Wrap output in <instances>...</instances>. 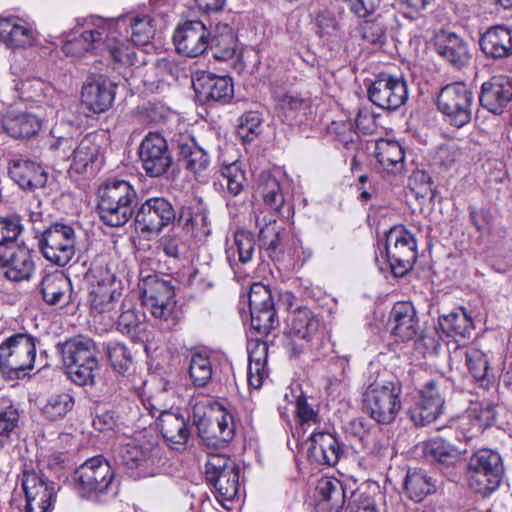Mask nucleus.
<instances>
[{
  "label": "nucleus",
  "instance_id": "nucleus-21",
  "mask_svg": "<svg viewBox=\"0 0 512 512\" xmlns=\"http://www.w3.org/2000/svg\"><path fill=\"white\" fill-rule=\"evenodd\" d=\"M307 445L308 457L320 465L334 466L344 453L339 439L329 432L312 433L307 440Z\"/></svg>",
  "mask_w": 512,
  "mask_h": 512
},
{
  "label": "nucleus",
  "instance_id": "nucleus-64",
  "mask_svg": "<svg viewBox=\"0 0 512 512\" xmlns=\"http://www.w3.org/2000/svg\"><path fill=\"white\" fill-rule=\"evenodd\" d=\"M19 410L11 404L9 400L3 399L0 406V435L9 436V434L18 426Z\"/></svg>",
  "mask_w": 512,
  "mask_h": 512
},
{
  "label": "nucleus",
  "instance_id": "nucleus-20",
  "mask_svg": "<svg viewBox=\"0 0 512 512\" xmlns=\"http://www.w3.org/2000/svg\"><path fill=\"white\" fill-rule=\"evenodd\" d=\"M209 33L199 20L187 21L176 29L173 40L179 53L188 57H197L209 46Z\"/></svg>",
  "mask_w": 512,
  "mask_h": 512
},
{
  "label": "nucleus",
  "instance_id": "nucleus-38",
  "mask_svg": "<svg viewBox=\"0 0 512 512\" xmlns=\"http://www.w3.org/2000/svg\"><path fill=\"white\" fill-rule=\"evenodd\" d=\"M286 234L285 228L278 225L275 219H269L260 228V248H263L273 261H279L283 257Z\"/></svg>",
  "mask_w": 512,
  "mask_h": 512
},
{
  "label": "nucleus",
  "instance_id": "nucleus-22",
  "mask_svg": "<svg viewBox=\"0 0 512 512\" xmlns=\"http://www.w3.org/2000/svg\"><path fill=\"white\" fill-rule=\"evenodd\" d=\"M197 96L204 101L227 103L234 94L233 81L228 76H218L211 72H202L193 80Z\"/></svg>",
  "mask_w": 512,
  "mask_h": 512
},
{
  "label": "nucleus",
  "instance_id": "nucleus-5",
  "mask_svg": "<svg viewBox=\"0 0 512 512\" xmlns=\"http://www.w3.org/2000/svg\"><path fill=\"white\" fill-rule=\"evenodd\" d=\"M504 475L501 455L491 449H479L468 461L469 486L476 493L487 496L496 491Z\"/></svg>",
  "mask_w": 512,
  "mask_h": 512
},
{
  "label": "nucleus",
  "instance_id": "nucleus-12",
  "mask_svg": "<svg viewBox=\"0 0 512 512\" xmlns=\"http://www.w3.org/2000/svg\"><path fill=\"white\" fill-rule=\"evenodd\" d=\"M21 484L26 497V512H51L56 501V484L42 471L24 469Z\"/></svg>",
  "mask_w": 512,
  "mask_h": 512
},
{
  "label": "nucleus",
  "instance_id": "nucleus-7",
  "mask_svg": "<svg viewBox=\"0 0 512 512\" xmlns=\"http://www.w3.org/2000/svg\"><path fill=\"white\" fill-rule=\"evenodd\" d=\"M401 392L394 381H374L364 392V407L376 422L390 424L401 410Z\"/></svg>",
  "mask_w": 512,
  "mask_h": 512
},
{
  "label": "nucleus",
  "instance_id": "nucleus-31",
  "mask_svg": "<svg viewBox=\"0 0 512 512\" xmlns=\"http://www.w3.org/2000/svg\"><path fill=\"white\" fill-rule=\"evenodd\" d=\"M1 265L5 278L13 282H20L30 279L34 271V262L31 251L26 247L18 246L3 257Z\"/></svg>",
  "mask_w": 512,
  "mask_h": 512
},
{
  "label": "nucleus",
  "instance_id": "nucleus-1",
  "mask_svg": "<svg viewBox=\"0 0 512 512\" xmlns=\"http://www.w3.org/2000/svg\"><path fill=\"white\" fill-rule=\"evenodd\" d=\"M70 379L79 386L92 385L99 368L95 342L86 337L69 338L56 345Z\"/></svg>",
  "mask_w": 512,
  "mask_h": 512
},
{
  "label": "nucleus",
  "instance_id": "nucleus-13",
  "mask_svg": "<svg viewBox=\"0 0 512 512\" xmlns=\"http://www.w3.org/2000/svg\"><path fill=\"white\" fill-rule=\"evenodd\" d=\"M446 381L431 379L420 390L419 400L408 410L411 421L416 426H426L443 413Z\"/></svg>",
  "mask_w": 512,
  "mask_h": 512
},
{
  "label": "nucleus",
  "instance_id": "nucleus-55",
  "mask_svg": "<svg viewBox=\"0 0 512 512\" xmlns=\"http://www.w3.org/2000/svg\"><path fill=\"white\" fill-rule=\"evenodd\" d=\"M106 354L113 369L124 375L130 369L133 358L129 348L120 342H109Z\"/></svg>",
  "mask_w": 512,
  "mask_h": 512
},
{
  "label": "nucleus",
  "instance_id": "nucleus-18",
  "mask_svg": "<svg viewBox=\"0 0 512 512\" xmlns=\"http://www.w3.org/2000/svg\"><path fill=\"white\" fill-rule=\"evenodd\" d=\"M171 144L178 160L187 170L199 174L209 167V154L196 143L191 133L187 131L175 133L171 139Z\"/></svg>",
  "mask_w": 512,
  "mask_h": 512
},
{
  "label": "nucleus",
  "instance_id": "nucleus-36",
  "mask_svg": "<svg viewBox=\"0 0 512 512\" xmlns=\"http://www.w3.org/2000/svg\"><path fill=\"white\" fill-rule=\"evenodd\" d=\"M493 421V409L489 407L473 408L460 418L459 433L465 441H471L481 435Z\"/></svg>",
  "mask_w": 512,
  "mask_h": 512
},
{
  "label": "nucleus",
  "instance_id": "nucleus-59",
  "mask_svg": "<svg viewBox=\"0 0 512 512\" xmlns=\"http://www.w3.org/2000/svg\"><path fill=\"white\" fill-rule=\"evenodd\" d=\"M214 441L212 445L217 447L226 446L235 435V423L232 414L222 411L220 418L217 419L216 426L212 429Z\"/></svg>",
  "mask_w": 512,
  "mask_h": 512
},
{
  "label": "nucleus",
  "instance_id": "nucleus-29",
  "mask_svg": "<svg viewBox=\"0 0 512 512\" xmlns=\"http://www.w3.org/2000/svg\"><path fill=\"white\" fill-rule=\"evenodd\" d=\"M158 427L163 438L176 450L183 449L191 435L188 421L179 413L160 412Z\"/></svg>",
  "mask_w": 512,
  "mask_h": 512
},
{
  "label": "nucleus",
  "instance_id": "nucleus-48",
  "mask_svg": "<svg viewBox=\"0 0 512 512\" xmlns=\"http://www.w3.org/2000/svg\"><path fill=\"white\" fill-rule=\"evenodd\" d=\"M268 346L266 342H257L249 350L248 382L253 388H260L267 376L266 362Z\"/></svg>",
  "mask_w": 512,
  "mask_h": 512
},
{
  "label": "nucleus",
  "instance_id": "nucleus-17",
  "mask_svg": "<svg viewBox=\"0 0 512 512\" xmlns=\"http://www.w3.org/2000/svg\"><path fill=\"white\" fill-rule=\"evenodd\" d=\"M113 478L111 466L101 456L88 459L75 471V479L84 493L106 491Z\"/></svg>",
  "mask_w": 512,
  "mask_h": 512
},
{
  "label": "nucleus",
  "instance_id": "nucleus-4",
  "mask_svg": "<svg viewBox=\"0 0 512 512\" xmlns=\"http://www.w3.org/2000/svg\"><path fill=\"white\" fill-rule=\"evenodd\" d=\"M162 455L163 449L156 441L143 437L120 445L115 450L114 462L135 478L145 477L162 460Z\"/></svg>",
  "mask_w": 512,
  "mask_h": 512
},
{
  "label": "nucleus",
  "instance_id": "nucleus-45",
  "mask_svg": "<svg viewBox=\"0 0 512 512\" xmlns=\"http://www.w3.org/2000/svg\"><path fill=\"white\" fill-rule=\"evenodd\" d=\"M133 307L132 303L123 302L121 313L118 316L117 326L122 334H126L134 341H143L145 337L146 324Z\"/></svg>",
  "mask_w": 512,
  "mask_h": 512
},
{
  "label": "nucleus",
  "instance_id": "nucleus-41",
  "mask_svg": "<svg viewBox=\"0 0 512 512\" xmlns=\"http://www.w3.org/2000/svg\"><path fill=\"white\" fill-rule=\"evenodd\" d=\"M142 303H152L157 305V301L175 298V288L171 280L164 279L158 275H148L139 283Z\"/></svg>",
  "mask_w": 512,
  "mask_h": 512
},
{
  "label": "nucleus",
  "instance_id": "nucleus-16",
  "mask_svg": "<svg viewBox=\"0 0 512 512\" xmlns=\"http://www.w3.org/2000/svg\"><path fill=\"white\" fill-rule=\"evenodd\" d=\"M176 220V211L164 197H152L141 204L135 215V223L142 233H159Z\"/></svg>",
  "mask_w": 512,
  "mask_h": 512
},
{
  "label": "nucleus",
  "instance_id": "nucleus-26",
  "mask_svg": "<svg viewBox=\"0 0 512 512\" xmlns=\"http://www.w3.org/2000/svg\"><path fill=\"white\" fill-rule=\"evenodd\" d=\"M435 50L444 61L457 69L466 66L471 59L468 43L454 32L441 31L437 34Z\"/></svg>",
  "mask_w": 512,
  "mask_h": 512
},
{
  "label": "nucleus",
  "instance_id": "nucleus-53",
  "mask_svg": "<svg viewBox=\"0 0 512 512\" xmlns=\"http://www.w3.org/2000/svg\"><path fill=\"white\" fill-rule=\"evenodd\" d=\"M189 377L195 387H205L212 379V363L208 355L193 353L189 360Z\"/></svg>",
  "mask_w": 512,
  "mask_h": 512
},
{
  "label": "nucleus",
  "instance_id": "nucleus-27",
  "mask_svg": "<svg viewBox=\"0 0 512 512\" xmlns=\"http://www.w3.org/2000/svg\"><path fill=\"white\" fill-rule=\"evenodd\" d=\"M483 54L493 60H502L512 56V28L505 25L489 27L479 39Z\"/></svg>",
  "mask_w": 512,
  "mask_h": 512
},
{
  "label": "nucleus",
  "instance_id": "nucleus-46",
  "mask_svg": "<svg viewBox=\"0 0 512 512\" xmlns=\"http://www.w3.org/2000/svg\"><path fill=\"white\" fill-rule=\"evenodd\" d=\"M423 451L426 458L444 466H455L461 461V452L442 438H433L426 442Z\"/></svg>",
  "mask_w": 512,
  "mask_h": 512
},
{
  "label": "nucleus",
  "instance_id": "nucleus-14",
  "mask_svg": "<svg viewBox=\"0 0 512 512\" xmlns=\"http://www.w3.org/2000/svg\"><path fill=\"white\" fill-rule=\"evenodd\" d=\"M368 97L382 109L396 110L408 99L407 82L402 76L381 73L369 86Z\"/></svg>",
  "mask_w": 512,
  "mask_h": 512
},
{
  "label": "nucleus",
  "instance_id": "nucleus-44",
  "mask_svg": "<svg viewBox=\"0 0 512 512\" xmlns=\"http://www.w3.org/2000/svg\"><path fill=\"white\" fill-rule=\"evenodd\" d=\"M209 44L215 59L221 61L232 59L237 48V38L233 28L228 24H218Z\"/></svg>",
  "mask_w": 512,
  "mask_h": 512
},
{
  "label": "nucleus",
  "instance_id": "nucleus-28",
  "mask_svg": "<svg viewBox=\"0 0 512 512\" xmlns=\"http://www.w3.org/2000/svg\"><path fill=\"white\" fill-rule=\"evenodd\" d=\"M38 291L49 306L63 307L73 301L71 281L60 271L45 274L38 285Z\"/></svg>",
  "mask_w": 512,
  "mask_h": 512
},
{
  "label": "nucleus",
  "instance_id": "nucleus-52",
  "mask_svg": "<svg viewBox=\"0 0 512 512\" xmlns=\"http://www.w3.org/2000/svg\"><path fill=\"white\" fill-rule=\"evenodd\" d=\"M177 224L194 238L207 237L210 234L209 221L204 212L192 213L190 208H182Z\"/></svg>",
  "mask_w": 512,
  "mask_h": 512
},
{
  "label": "nucleus",
  "instance_id": "nucleus-37",
  "mask_svg": "<svg viewBox=\"0 0 512 512\" xmlns=\"http://www.w3.org/2000/svg\"><path fill=\"white\" fill-rule=\"evenodd\" d=\"M0 39L11 47H24L33 44L34 31L17 17L0 19Z\"/></svg>",
  "mask_w": 512,
  "mask_h": 512
},
{
  "label": "nucleus",
  "instance_id": "nucleus-58",
  "mask_svg": "<svg viewBox=\"0 0 512 512\" xmlns=\"http://www.w3.org/2000/svg\"><path fill=\"white\" fill-rule=\"evenodd\" d=\"M251 326L260 335H267L278 323L274 305L250 310Z\"/></svg>",
  "mask_w": 512,
  "mask_h": 512
},
{
  "label": "nucleus",
  "instance_id": "nucleus-34",
  "mask_svg": "<svg viewBox=\"0 0 512 512\" xmlns=\"http://www.w3.org/2000/svg\"><path fill=\"white\" fill-rule=\"evenodd\" d=\"M255 236L247 230H238L231 243L227 242L225 254L231 268L249 263L255 253Z\"/></svg>",
  "mask_w": 512,
  "mask_h": 512
},
{
  "label": "nucleus",
  "instance_id": "nucleus-23",
  "mask_svg": "<svg viewBox=\"0 0 512 512\" xmlns=\"http://www.w3.org/2000/svg\"><path fill=\"white\" fill-rule=\"evenodd\" d=\"M390 323L392 334L402 342L416 339L421 331L417 311L411 302L395 303L390 312Z\"/></svg>",
  "mask_w": 512,
  "mask_h": 512
},
{
  "label": "nucleus",
  "instance_id": "nucleus-10",
  "mask_svg": "<svg viewBox=\"0 0 512 512\" xmlns=\"http://www.w3.org/2000/svg\"><path fill=\"white\" fill-rule=\"evenodd\" d=\"M76 236L72 226L53 223L46 228L38 241L43 256L58 266H65L75 255Z\"/></svg>",
  "mask_w": 512,
  "mask_h": 512
},
{
  "label": "nucleus",
  "instance_id": "nucleus-51",
  "mask_svg": "<svg viewBox=\"0 0 512 512\" xmlns=\"http://www.w3.org/2000/svg\"><path fill=\"white\" fill-rule=\"evenodd\" d=\"M207 481L214 486L221 502L233 501L239 492V467L235 465Z\"/></svg>",
  "mask_w": 512,
  "mask_h": 512
},
{
  "label": "nucleus",
  "instance_id": "nucleus-61",
  "mask_svg": "<svg viewBox=\"0 0 512 512\" xmlns=\"http://www.w3.org/2000/svg\"><path fill=\"white\" fill-rule=\"evenodd\" d=\"M262 118L257 112H247L239 119L237 135L244 142H251L261 130Z\"/></svg>",
  "mask_w": 512,
  "mask_h": 512
},
{
  "label": "nucleus",
  "instance_id": "nucleus-25",
  "mask_svg": "<svg viewBox=\"0 0 512 512\" xmlns=\"http://www.w3.org/2000/svg\"><path fill=\"white\" fill-rule=\"evenodd\" d=\"M8 174L21 189L30 192L44 188L48 181L47 171L41 165L27 159L12 160L9 163Z\"/></svg>",
  "mask_w": 512,
  "mask_h": 512
},
{
  "label": "nucleus",
  "instance_id": "nucleus-62",
  "mask_svg": "<svg viewBox=\"0 0 512 512\" xmlns=\"http://www.w3.org/2000/svg\"><path fill=\"white\" fill-rule=\"evenodd\" d=\"M263 200L272 210L279 212L284 204V195L279 181L275 177H268L261 187Z\"/></svg>",
  "mask_w": 512,
  "mask_h": 512
},
{
  "label": "nucleus",
  "instance_id": "nucleus-30",
  "mask_svg": "<svg viewBox=\"0 0 512 512\" xmlns=\"http://www.w3.org/2000/svg\"><path fill=\"white\" fill-rule=\"evenodd\" d=\"M315 497L318 501L317 508L329 512H340L346 500L342 482L331 476H323L318 480Z\"/></svg>",
  "mask_w": 512,
  "mask_h": 512
},
{
  "label": "nucleus",
  "instance_id": "nucleus-63",
  "mask_svg": "<svg viewBox=\"0 0 512 512\" xmlns=\"http://www.w3.org/2000/svg\"><path fill=\"white\" fill-rule=\"evenodd\" d=\"M23 230L17 215L0 216V246L15 242Z\"/></svg>",
  "mask_w": 512,
  "mask_h": 512
},
{
  "label": "nucleus",
  "instance_id": "nucleus-24",
  "mask_svg": "<svg viewBox=\"0 0 512 512\" xmlns=\"http://www.w3.org/2000/svg\"><path fill=\"white\" fill-rule=\"evenodd\" d=\"M114 97V85L101 75L89 77L82 87V103L94 113L108 110Z\"/></svg>",
  "mask_w": 512,
  "mask_h": 512
},
{
  "label": "nucleus",
  "instance_id": "nucleus-32",
  "mask_svg": "<svg viewBox=\"0 0 512 512\" xmlns=\"http://www.w3.org/2000/svg\"><path fill=\"white\" fill-rule=\"evenodd\" d=\"M375 158L380 167L391 174H400L405 168V152L403 147L392 140L380 139L375 143Z\"/></svg>",
  "mask_w": 512,
  "mask_h": 512
},
{
  "label": "nucleus",
  "instance_id": "nucleus-3",
  "mask_svg": "<svg viewBox=\"0 0 512 512\" xmlns=\"http://www.w3.org/2000/svg\"><path fill=\"white\" fill-rule=\"evenodd\" d=\"M37 341L28 333H17L0 344V372L5 379H22L34 368Z\"/></svg>",
  "mask_w": 512,
  "mask_h": 512
},
{
  "label": "nucleus",
  "instance_id": "nucleus-57",
  "mask_svg": "<svg viewBox=\"0 0 512 512\" xmlns=\"http://www.w3.org/2000/svg\"><path fill=\"white\" fill-rule=\"evenodd\" d=\"M328 133L346 149H354L359 139L358 132L351 121H333L328 127Z\"/></svg>",
  "mask_w": 512,
  "mask_h": 512
},
{
  "label": "nucleus",
  "instance_id": "nucleus-56",
  "mask_svg": "<svg viewBox=\"0 0 512 512\" xmlns=\"http://www.w3.org/2000/svg\"><path fill=\"white\" fill-rule=\"evenodd\" d=\"M74 406V399L69 393L52 395L43 408V413L50 420L63 418Z\"/></svg>",
  "mask_w": 512,
  "mask_h": 512
},
{
  "label": "nucleus",
  "instance_id": "nucleus-40",
  "mask_svg": "<svg viewBox=\"0 0 512 512\" xmlns=\"http://www.w3.org/2000/svg\"><path fill=\"white\" fill-rule=\"evenodd\" d=\"M119 25L129 24L131 29V42L135 45H147L154 38L155 25L154 20L149 15H132L118 17L117 20L111 19Z\"/></svg>",
  "mask_w": 512,
  "mask_h": 512
},
{
  "label": "nucleus",
  "instance_id": "nucleus-35",
  "mask_svg": "<svg viewBox=\"0 0 512 512\" xmlns=\"http://www.w3.org/2000/svg\"><path fill=\"white\" fill-rule=\"evenodd\" d=\"M143 306L151 314L155 324L164 332L173 331L182 319L181 307L175 298L144 303Z\"/></svg>",
  "mask_w": 512,
  "mask_h": 512
},
{
  "label": "nucleus",
  "instance_id": "nucleus-54",
  "mask_svg": "<svg viewBox=\"0 0 512 512\" xmlns=\"http://www.w3.org/2000/svg\"><path fill=\"white\" fill-rule=\"evenodd\" d=\"M341 15L342 11L336 7L320 10L315 16L317 34L321 37H339L342 33Z\"/></svg>",
  "mask_w": 512,
  "mask_h": 512
},
{
  "label": "nucleus",
  "instance_id": "nucleus-43",
  "mask_svg": "<svg viewBox=\"0 0 512 512\" xmlns=\"http://www.w3.org/2000/svg\"><path fill=\"white\" fill-rule=\"evenodd\" d=\"M404 487L408 496L415 502H421L425 497L436 491L434 479L421 468L408 470Z\"/></svg>",
  "mask_w": 512,
  "mask_h": 512
},
{
  "label": "nucleus",
  "instance_id": "nucleus-15",
  "mask_svg": "<svg viewBox=\"0 0 512 512\" xmlns=\"http://www.w3.org/2000/svg\"><path fill=\"white\" fill-rule=\"evenodd\" d=\"M139 159L143 170L150 177L163 176L172 164L166 139L158 132H149L139 146Z\"/></svg>",
  "mask_w": 512,
  "mask_h": 512
},
{
  "label": "nucleus",
  "instance_id": "nucleus-6",
  "mask_svg": "<svg viewBox=\"0 0 512 512\" xmlns=\"http://www.w3.org/2000/svg\"><path fill=\"white\" fill-rule=\"evenodd\" d=\"M324 323L319 314L308 307H299L291 312L287 319V335L291 341L287 349L291 356L297 357L314 342H318L324 332Z\"/></svg>",
  "mask_w": 512,
  "mask_h": 512
},
{
  "label": "nucleus",
  "instance_id": "nucleus-50",
  "mask_svg": "<svg viewBox=\"0 0 512 512\" xmlns=\"http://www.w3.org/2000/svg\"><path fill=\"white\" fill-rule=\"evenodd\" d=\"M464 355L466 366L475 382L480 387H488L493 376L489 372L490 366L486 354L477 348L470 347Z\"/></svg>",
  "mask_w": 512,
  "mask_h": 512
},
{
  "label": "nucleus",
  "instance_id": "nucleus-49",
  "mask_svg": "<svg viewBox=\"0 0 512 512\" xmlns=\"http://www.w3.org/2000/svg\"><path fill=\"white\" fill-rule=\"evenodd\" d=\"M99 146L95 143V136L86 135L83 137L73 150L70 158V170L77 174H82L86 171L89 164L93 163L98 154Z\"/></svg>",
  "mask_w": 512,
  "mask_h": 512
},
{
  "label": "nucleus",
  "instance_id": "nucleus-39",
  "mask_svg": "<svg viewBox=\"0 0 512 512\" xmlns=\"http://www.w3.org/2000/svg\"><path fill=\"white\" fill-rule=\"evenodd\" d=\"M245 181V172L237 162H233L220 168L214 186L225 197H236L243 191Z\"/></svg>",
  "mask_w": 512,
  "mask_h": 512
},
{
  "label": "nucleus",
  "instance_id": "nucleus-42",
  "mask_svg": "<svg viewBox=\"0 0 512 512\" xmlns=\"http://www.w3.org/2000/svg\"><path fill=\"white\" fill-rule=\"evenodd\" d=\"M116 23L109 26L102 39V49L107 50L112 60L121 65H133L135 51L126 40H120L116 36Z\"/></svg>",
  "mask_w": 512,
  "mask_h": 512
},
{
  "label": "nucleus",
  "instance_id": "nucleus-19",
  "mask_svg": "<svg viewBox=\"0 0 512 512\" xmlns=\"http://www.w3.org/2000/svg\"><path fill=\"white\" fill-rule=\"evenodd\" d=\"M479 101L487 111L495 115L502 114L512 101V77L497 75L484 82Z\"/></svg>",
  "mask_w": 512,
  "mask_h": 512
},
{
  "label": "nucleus",
  "instance_id": "nucleus-9",
  "mask_svg": "<svg viewBox=\"0 0 512 512\" xmlns=\"http://www.w3.org/2000/svg\"><path fill=\"white\" fill-rule=\"evenodd\" d=\"M437 105L450 125L461 128L472 119L473 92L464 83L448 84L441 89Z\"/></svg>",
  "mask_w": 512,
  "mask_h": 512
},
{
  "label": "nucleus",
  "instance_id": "nucleus-60",
  "mask_svg": "<svg viewBox=\"0 0 512 512\" xmlns=\"http://www.w3.org/2000/svg\"><path fill=\"white\" fill-rule=\"evenodd\" d=\"M120 295L118 291L91 290V310L99 314L111 313L119 301Z\"/></svg>",
  "mask_w": 512,
  "mask_h": 512
},
{
  "label": "nucleus",
  "instance_id": "nucleus-11",
  "mask_svg": "<svg viewBox=\"0 0 512 512\" xmlns=\"http://www.w3.org/2000/svg\"><path fill=\"white\" fill-rule=\"evenodd\" d=\"M112 20H106L97 16L77 19V27L82 28L78 37L67 40L62 51L67 56L82 57L88 52L101 51L104 33L109 26L113 25Z\"/></svg>",
  "mask_w": 512,
  "mask_h": 512
},
{
  "label": "nucleus",
  "instance_id": "nucleus-2",
  "mask_svg": "<svg viewBox=\"0 0 512 512\" xmlns=\"http://www.w3.org/2000/svg\"><path fill=\"white\" fill-rule=\"evenodd\" d=\"M98 211L108 226L120 227L134 214L137 193L125 180L108 181L98 189Z\"/></svg>",
  "mask_w": 512,
  "mask_h": 512
},
{
  "label": "nucleus",
  "instance_id": "nucleus-33",
  "mask_svg": "<svg viewBox=\"0 0 512 512\" xmlns=\"http://www.w3.org/2000/svg\"><path fill=\"white\" fill-rule=\"evenodd\" d=\"M5 131L13 138H30L42 128V120L30 112H9L3 118Z\"/></svg>",
  "mask_w": 512,
  "mask_h": 512
},
{
  "label": "nucleus",
  "instance_id": "nucleus-47",
  "mask_svg": "<svg viewBox=\"0 0 512 512\" xmlns=\"http://www.w3.org/2000/svg\"><path fill=\"white\" fill-rule=\"evenodd\" d=\"M439 325L442 331L451 337H470L474 329L473 320L464 309L451 311L439 317Z\"/></svg>",
  "mask_w": 512,
  "mask_h": 512
},
{
  "label": "nucleus",
  "instance_id": "nucleus-8",
  "mask_svg": "<svg viewBox=\"0 0 512 512\" xmlns=\"http://www.w3.org/2000/svg\"><path fill=\"white\" fill-rule=\"evenodd\" d=\"M385 254L392 273L397 277L409 272L417 259V243L403 226L389 229L385 237Z\"/></svg>",
  "mask_w": 512,
  "mask_h": 512
}]
</instances>
